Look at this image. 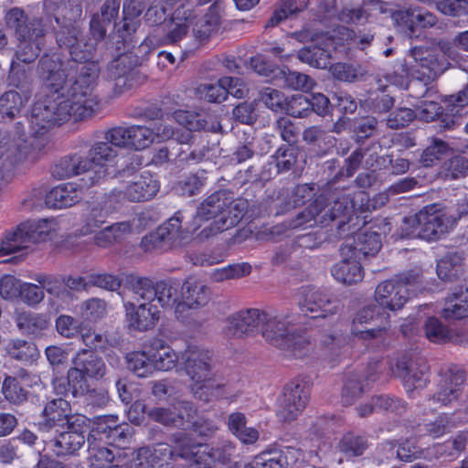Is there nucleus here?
Segmentation results:
<instances>
[{
    "mask_svg": "<svg viewBox=\"0 0 468 468\" xmlns=\"http://www.w3.org/2000/svg\"><path fill=\"white\" fill-rule=\"evenodd\" d=\"M103 139L116 148L131 150V134L129 126H115L105 131Z\"/></svg>",
    "mask_w": 468,
    "mask_h": 468,
    "instance_id": "69168bd1",
    "label": "nucleus"
},
{
    "mask_svg": "<svg viewBox=\"0 0 468 468\" xmlns=\"http://www.w3.org/2000/svg\"><path fill=\"white\" fill-rule=\"evenodd\" d=\"M306 37H309L310 41L316 43V57H323L322 53H324L325 68L330 66V58L333 51L337 48L339 45V39L337 35L333 36L328 32L314 33L309 30L305 31Z\"/></svg>",
    "mask_w": 468,
    "mask_h": 468,
    "instance_id": "37998d69",
    "label": "nucleus"
},
{
    "mask_svg": "<svg viewBox=\"0 0 468 468\" xmlns=\"http://www.w3.org/2000/svg\"><path fill=\"white\" fill-rule=\"evenodd\" d=\"M264 314H271L276 316L278 322L272 327L277 341H271L265 339L270 345L274 346L280 349L286 350L292 353L295 357H301L306 353L304 350L310 345L308 339L296 333L294 325L299 323L298 318L289 313L279 312H267L263 311Z\"/></svg>",
    "mask_w": 468,
    "mask_h": 468,
    "instance_id": "ddd939ff",
    "label": "nucleus"
},
{
    "mask_svg": "<svg viewBox=\"0 0 468 468\" xmlns=\"http://www.w3.org/2000/svg\"><path fill=\"white\" fill-rule=\"evenodd\" d=\"M359 261L356 258L354 260L344 259L335 263L331 269L333 277L339 282L347 285L361 282L364 271Z\"/></svg>",
    "mask_w": 468,
    "mask_h": 468,
    "instance_id": "72a5a7b5",
    "label": "nucleus"
},
{
    "mask_svg": "<svg viewBox=\"0 0 468 468\" xmlns=\"http://www.w3.org/2000/svg\"><path fill=\"white\" fill-rule=\"evenodd\" d=\"M125 286L133 293L137 302L151 303L155 301V282L146 277L128 275L124 281Z\"/></svg>",
    "mask_w": 468,
    "mask_h": 468,
    "instance_id": "f704fd0d",
    "label": "nucleus"
},
{
    "mask_svg": "<svg viewBox=\"0 0 468 468\" xmlns=\"http://www.w3.org/2000/svg\"><path fill=\"white\" fill-rule=\"evenodd\" d=\"M38 72L53 92L31 108L27 118L33 136L46 133L70 117L81 121L100 110V99L94 93L100 68L95 61L63 60L58 53L46 54L39 60Z\"/></svg>",
    "mask_w": 468,
    "mask_h": 468,
    "instance_id": "f257e3e1",
    "label": "nucleus"
},
{
    "mask_svg": "<svg viewBox=\"0 0 468 468\" xmlns=\"http://www.w3.org/2000/svg\"><path fill=\"white\" fill-rule=\"evenodd\" d=\"M389 368L402 380L407 392L423 388L429 381V366L422 357L402 354L390 360Z\"/></svg>",
    "mask_w": 468,
    "mask_h": 468,
    "instance_id": "dca6fc26",
    "label": "nucleus"
},
{
    "mask_svg": "<svg viewBox=\"0 0 468 468\" xmlns=\"http://www.w3.org/2000/svg\"><path fill=\"white\" fill-rule=\"evenodd\" d=\"M308 0H282L279 8H277L270 18L268 25L276 26L290 15L303 11L307 5Z\"/></svg>",
    "mask_w": 468,
    "mask_h": 468,
    "instance_id": "13d9d810",
    "label": "nucleus"
},
{
    "mask_svg": "<svg viewBox=\"0 0 468 468\" xmlns=\"http://www.w3.org/2000/svg\"><path fill=\"white\" fill-rule=\"evenodd\" d=\"M195 407L191 402L179 401L171 408H154L149 410L148 416L151 420L160 422L165 426H175L185 429L186 420L190 421L191 412Z\"/></svg>",
    "mask_w": 468,
    "mask_h": 468,
    "instance_id": "bb28decb",
    "label": "nucleus"
},
{
    "mask_svg": "<svg viewBox=\"0 0 468 468\" xmlns=\"http://www.w3.org/2000/svg\"><path fill=\"white\" fill-rule=\"evenodd\" d=\"M33 32L16 37L17 47L15 60L19 63L30 64L34 62L45 46V37L50 27H32Z\"/></svg>",
    "mask_w": 468,
    "mask_h": 468,
    "instance_id": "a878e982",
    "label": "nucleus"
},
{
    "mask_svg": "<svg viewBox=\"0 0 468 468\" xmlns=\"http://www.w3.org/2000/svg\"><path fill=\"white\" fill-rule=\"evenodd\" d=\"M63 14L55 17L58 28L55 31L56 41L60 48L69 49L73 60L80 62L94 61L96 43L80 39L81 28L77 22L82 15L80 5L65 6Z\"/></svg>",
    "mask_w": 468,
    "mask_h": 468,
    "instance_id": "423d86ee",
    "label": "nucleus"
},
{
    "mask_svg": "<svg viewBox=\"0 0 468 468\" xmlns=\"http://www.w3.org/2000/svg\"><path fill=\"white\" fill-rule=\"evenodd\" d=\"M338 447L346 457H358L368 448V441L363 435L349 432L343 436Z\"/></svg>",
    "mask_w": 468,
    "mask_h": 468,
    "instance_id": "09e8293b",
    "label": "nucleus"
},
{
    "mask_svg": "<svg viewBox=\"0 0 468 468\" xmlns=\"http://www.w3.org/2000/svg\"><path fill=\"white\" fill-rule=\"evenodd\" d=\"M69 378L73 384V396L88 390V379L100 380L106 374L103 359L91 350L82 349L73 358Z\"/></svg>",
    "mask_w": 468,
    "mask_h": 468,
    "instance_id": "4468645a",
    "label": "nucleus"
},
{
    "mask_svg": "<svg viewBox=\"0 0 468 468\" xmlns=\"http://www.w3.org/2000/svg\"><path fill=\"white\" fill-rule=\"evenodd\" d=\"M231 80L229 79H219L218 82L202 83L197 88V94L209 102H221L227 99V91L224 85H228Z\"/></svg>",
    "mask_w": 468,
    "mask_h": 468,
    "instance_id": "8fccbe9b",
    "label": "nucleus"
},
{
    "mask_svg": "<svg viewBox=\"0 0 468 468\" xmlns=\"http://www.w3.org/2000/svg\"><path fill=\"white\" fill-rule=\"evenodd\" d=\"M463 272V258L459 252L443 256L437 263V274L442 281H454Z\"/></svg>",
    "mask_w": 468,
    "mask_h": 468,
    "instance_id": "c9c22d12",
    "label": "nucleus"
},
{
    "mask_svg": "<svg viewBox=\"0 0 468 468\" xmlns=\"http://www.w3.org/2000/svg\"><path fill=\"white\" fill-rule=\"evenodd\" d=\"M137 59L131 53L124 52L112 60L107 67V78L112 81V90L120 95L136 85Z\"/></svg>",
    "mask_w": 468,
    "mask_h": 468,
    "instance_id": "a211bd4d",
    "label": "nucleus"
},
{
    "mask_svg": "<svg viewBox=\"0 0 468 468\" xmlns=\"http://www.w3.org/2000/svg\"><path fill=\"white\" fill-rule=\"evenodd\" d=\"M90 468H108L114 459L113 452L105 447L92 446L90 437H88Z\"/></svg>",
    "mask_w": 468,
    "mask_h": 468,
    "instance_id": "338daca9",
    "label": "nucleus"
},
{
    "mask_svg": "<svg viewBox=\"0 0 468 468\" xmlns=\"http://www.w3.org/2000/svg\"><path fill=\"white\" fill-rule=\"evenodd\" d=\"M380 235L373 231H360L356 233L353 242L348 243L347 240L343 245L342 254H346V250L352 253V256L357 260L367 256H375L381 249Z\"/></svg>",
    "mask_w": 468,
    "mask_h": 468,
    "instance_id": "c85d7f7f",
    "label": "nucleus"
},
{
    "mask_svg": "<svg viewBox=\"0 0 468 468\" xmlns=\"http://www.w3.org/2000/svg\"><path fill=\"white\" fill-rule=\"evenodd\" d=\"M276 318L271 314H264L260 309L242 310L229 317L226 333L233 337H242L261 331L264 339L277 341L272 331L278 322Z\"/></svg>",
    "mask_w": 468,
    "mask_h": 468,
    "instance_id": "9d476101",
    "label": "nucleus"
},
{
    "mask_svg": "<svg viewBox=\"0 0 468 468\" xmlns=\"http://www.w3.org/2000/svg\"><path fill=\"white\" fill-rule=\"evenodd\" d=\"M426 337L433 343L446 341H458L454 338L452 330L445 326L438 318L429 317L424 324Z\"/></svg>",
    "mask_w": 468,
    "mask_h": 468,
    "instance_id": "603ef678",
    "label": "nucleus"
},
{
    "mask_svg": "<svg viewBox=\"0 0 468 468\" xmlns=\"http://www.w3.org/2000/svg\"><path fill=\"white\" fill-rule=\"evenodd\" d=\"M159 189L160 183L156 176L145 171L114 187L109 193L108 198L116 202H144L152 199Z\"/></svg>",
    "mask_w": 468,
    "mask_h": 468,
    "instance_id": "2eb2a0df",
    "label": "nucleus"
},
{
    "mask_svg": "<svg viewBox=\"0 0 468 468\" xmlns=\"http://www.w3.org/2000/svg\"><path fill=\"white\" fill-rule=\"evenodd\" d=\"M118 151L110 142L94 143L87 155L75 153L60 158L52 167V175L58 178L82 176L83 186L101 184L109 176V166L114 162Z\"/></svg>",
    "mask_w": 468,
    "mask_h": 468,
    "instance_id": "7ed1b4c3",
    "label": "nucleus"
},
{
    "mask_svg": "<svg viewBox=\"0 0 468 468\" xmlns=\"http://www.w3.org/2000/svg\"><path fill=\"white\" fill-rule=\"evenodd\" d=\"M7 80L8 85L17 89L20 94L31 96L32 77L29 68H26L21 63L13 59Z\"/></svg>",
    "mask_w": 468,
    "mask_h": 468,
    "instance_id": "4c0bfd02",
    "label": "nucleus"
},
{
    "mask_svg": "<svg viewBox=\"0 0 468 468\" xmlns=\"http://www.w3.org/2000/svg\"><path fill=\"white\" fill-rule=\"evenodd\" d=\"M309 399V391L305 385L297 381L288 383L276 410L277 417L282 421L295 420L304 410Z\"/></svg>",
    "mask_w": 468,
    "mask_h": 468,
    "instance_id": "6ab92c4d",
    "label": "nucleus"
},
{
    "mask_svg": "<svg viewBox=\"0 0 468 468\" xmlns=\"http://www.w3.org/2000/svg\"><path fill=\"white\" fill-rule=\"evenodd\" d=\"M465 373L457 367H451L441 374L436 393L431 399L440 405L447 406L457 400L463 390Z\"/></svg>",
    "mask_w": 468,
    "mask_h": 468,
    "instance_id": "b1692460",
    "label": "nucleus"
},
{
    "mask_svg": "<svg viewBox=\"0 0 468 468\" xmlns=\"http://www.w3.org/2000/svg\"><path fill=\"white\" fill-rule=\"evenodd\" d=\"M207 180L204 170L186 176L176 186V190L182 196H195L202 190Z\"/></svg>",
    "mask_w": 468,
    "mask_h": 468,
    "instance_id": "5fc2aeb1",
    "label": "nucleus"
},
{
    "mask_svg": "<svg viewBox=\"0 0 468 468\" xmlns=\"http://www.w3.org/2000/svg\"><path fill=\"white\" fill-rule=\"evenodd\" d=\"M55 229L54 219H37L22 223L16 230L5 236L0 244V257L27 248L28 243L46 240Z\"/></svg>",
    "mask_w": 468,
    "mask_h": 468,
    "instance_id": "f8f14e48",
    "label": "nucleus"
},
{
    "mask_svg": "<svg viewBox=\"0 0 468 468\" xmlns=\"http://www.w3.org/2000/svg\"><path fill=\"white\" fill-rule=\"evenodd\" d=\"M228 427L234 436L242 443L252 444L259 439L256 429L247 427L246 417L241 412H233L229 416Z\"/></svg>",
    "mask_w": 468,
    "mask_h": 468,
    "instance_id": "e433bc0d",
    "label": "nucleus"
},
{
    "mask_svg": "<svg viewBox=\"0 0 468 468\" xmlns=\"http://www.w3.org/2000/svg\"><path fill=\"white\" fill-rule=\"evenodd\" d=\"M76 425L80 426V422L69 424L68 431L61 432L50 442L52 451L57 456L73 454L84 445V431L76 429Z\"/></svg>",
    "mask_w": 468,
    "mask_h": 468,
    "instance_id": "7c9ffc66",
    "label": "nucleus"
},
{
    "mask_svg": "<svg viewBox=\"0 0 468 468\" xmlns=\"http://www.w3.org/2000/svg\"><path fill=\"white\" fill-rule=\"evenodd\" d=\"M16 323L22 334L32 337H41L50 326V322L45 314L32 312L17 314Z\"/></svg>",
    "mask_w": 468,
    "mask_h": 468,
    "instance_id": "473e14b6",
    "label": "nucleus"
},
{
    "mask_svg": "<svg viewBox=\"0 0 468 468\" xmlns=\"http://www.w3.org/2000/svg\"><path fill=\"white\" fill-rule=\"evenodd\" d=\"M298 305L301 312L313 319L335 314L338 304L326 291L315 287H302Z\"/></svg>",
    "mask_w": 468,
    "mask_h": 468,
    "instance_id": "f3484780",
    "label": "nucleus"
},
{
    "mask_svg": "<svg viewBox=\"0 0 468 468\" xmlns=\"http://www.w3.org/2000/svg\"><path fill=\"white\" fill-rule=\"evenodd\" d=\"M107 212L100 204L90 207L83 215L80 227L76 229L78 236H88L95 234L105 223Z\"/></svg>",
    "mask_w": 468,
    "mask_h": 468,
    "instance_id": "58836bf2",
    "label": "nucleus"
},
{
    "mask_svg": "<svg viewBox=\"0 0 468 468\" xmlns=\"http://www.w3.org/2000/svg\"><path fill=\"white\" fill-rule=\"evenodd\" d=\"M335 33L337 35L339 41L352 44L361 49H365L373 40V35L371 34L367 33L357 36L353 30L345 27H338L335 30Z\"/></svg>",
    "mask_w": 468,
    "mask_h": 468,
    "instance_id": "774afa93",
    "label": "nucleus"
},
{
    "mask_svg": "<svg viewBox=\"0 0 468 468\" xmlns=\"http://www.w3.org/2000/svg\"><path fill=\"white\" fill-rule=\"evenodd\" d=\"M181 438H189L185 433L180 432L175 435V445L172 447L167 443H157L154 447H151V452L153 453V458L155 459L157 464L160 465V468L164 467V464L166 463L169 460L173 459L174 456H178L183 458L177 450L178 441Z\"/></svg>",
    "mask_w": 468,
    "mask_h": 468,
    "instance_id": "6e6d98bb",
    "label": "nucleus"
},
{
    "mask_svg": "<svg viewBox=\"0 0 468 468\" xmlns=\"http://www.w3.org/2000/svg\"><path fill=\"white\" fill-rule=\"evenodd\" d=\"M420 274L410 271L380 282L375 290L378 305H369L356 314L351 333L354 336L371 340L383 338L389 327V314L384 310H400L409 300V286L420 282Z\"/></svg>",
    "mask_w": 468,
    "mask_h": 468,
    "instance_id": "f03ea898",
    "label": "nucleus"
},
{
    "mask_svg": "<svg viewBox=\"0 0 468 468\" xmlns=\"http://www.w3.org/2000/svg\"><path fill=\"white\" fill-rule=\"evenodd\" d=\"M174 119L188 131L207 129V122L204 113L179 110L174 112Z\"/></svg>",
    "mask_w": 468,
    "mask_h": 468,
    "instance_id": "4d7b16f0",
    "label": "nucleus"
},
{
    "mask_svg": "<svg viewBox=\"0 0 468 468\" xmlns=\"http://www.w3.org/2000/svg\"><path fill=\"white\" fill-rule=\"evenodd\" d=\"M218 6L211 5L207 12L193 27V32L196 37L201 40L207 38L213 32L218 30L219 26Z\"/></svg>",
    "mask_w": 468,
    "mask_h": 468,
    "instance_id": "a18cd8bd",
    "label": "nucleus"
},
{
    "mask_svg": "<svg viewBox=\"0 0 468 468\" xmlns=\"http://www.w3.org/2000/svg\"><path fill=\"white\" fill-rule=\"evenodd\" d=\"M76 422L84 424L85 420L81 416H72L69 402L59 398L54 399L45 405L37 426L39 431L48 432L54 428Z\"/></svg>",
    "mask_w": 468,
    "mask_h": 468,
    "instance_id": "aec40b11",
    "label": "nucleus"
},
{
    "mask_svg": "<svg viewBox=\"0 0 468 468\" xmlns=\"http://www.w3.org/2000/svg\"><path fill=\"white\" fill-rule=\"evenodd\" d=\"M197 18L196 11L181 5L173 14L171 27L165 36H158V28L154 29L139 45L137 56L144 58L160 45L174 44L180 41L187 34L189 27L194 26Z\"/></svg>",
    "mask_w": 468,
    "mask_h": 468,
    "instance_id": "9b49d317",
    "label": "nucleus"
},
{
    "mask_svg": "<svg viewBox=\"0 0 468 468\" xmlns=\"http://www.w3.org/2000/svg\"><path fill=\"white\" fill-rule=\"evenodd\" d=\"M128 327L137 332H146L155 327L160 320V310L154 303H124Z\"/></svg>",
    "mask_w": 468,
    "mask_h": 468,
    "instance_id": "4be33fe9",
    "label": "nucleus"
},
{
    "mask_svg": "<svg viewBox=\"0 0 468 468\" xmlns=\"http://www.w3.org/2000/svg\"><path fill=\"white\" fill-rule=\"evenodd\" d=\"M131 150L141 151L154 143V130L144 125H130Z\"/></svg>",
    "mask_w": 468,
    "mask_h": 468,
    "instance_id": "e2e57ef3",
    "label": "nucleus"
},
{
    "mask_svg": "<svg viewBox=\"0 0 468 468\" xmlns=\"http://www.w3.org/2000/svg\"><path fill=\"white\" fill-rule=\"evenodd\" d=\"M453 222L440 205L431 204L404 218L400 225V236L405 239H438L449 231Z\"/></svg>",
    "mask_w": 468,
    "mask_h": 468,
    "instance_id": "6e6552de",
    "label": "nucleus"
},
{
    "mask_svg": "<svg viewBox=\"0 0 468 468\" xmlns=\"http://www.w3.org/2000/svg\"><path fill=\"white\" fill-rule=\"evenodd\" d=\"M441 174L445 179L455 180L468 175V159L462 155H455L446 161L441 167Z\"/></svg>",
    "mask_w": 468,
    "mask_h": 468,
    "instance_id": "bf43d9fd",
    "label": "nucleus"
},
{
    "mask_svg": "<svg viewBox=\"0 0 468 468\" xmlns=\"http://www.w3.org/2000/svg\"><path fill=\"white\" fill-rule=\"evenodd\" d=\"M5 349L11 357L22 362H33L39 356L37 346L22 339L11 340Z\"/></svg>",
    "mask_w": 468,
    "mask_h": 468,
    "instance_id": "49530a36",
    "label": "nucleus"
},
{
    "mask_svg": "<svg viewBox=\"0 0 468 468\" xmlns=\"http://www.w3.org/2000/svg\"><path fill=\"white\" fill-rule=\"evenodd\" d=\"M410 52L408 54L404 61H399L395 64L393 71L385 75L386 81L399 89H405L409 82V77L412 76L413 68L418 69L420 63L410 58Z\"/></svg>",
    "mask_w": 468,
    "mask_h": 468,
    "instance_id": "a19ab883",
    "label": "nucleus"
},
{
    "mask_svg": "<svg viewBox=\"0 0 468 468\" xmlns=\"http://www.w3.org/2000/svg\"><path fill=\"white\" fill-rule=\"evenodd\" d=\"M29 98L30 96H24V94H20L16 90L5 91L0 97V118L3 120L14 119L28 101Z\"/></svg>",
    "mask_w": 468,
    "mask_h": 468,
    "instance_id": "ea45409f",
    "label": "nucleus"
},
{
    "mask_svg": "<svg viewBox=\"0 0 468 468\" xmlns=\"http://www.w3.org/2000/svg\"><path fill=\"white\" fill-rule=\"evenodd\" d=\"M155 301L163 307H172L180 298L179 284L172 281L155 282Z\"/></svg>",
    "mask_w": 468,
    "mask_h": 468,
    "instance_id": "3c124183",
    "label": "nucleus"
},
{
    "mask_svg": "<svg viewBox=\"0 0 468 468\" xmlns=\"http://www.w3.org/2000/svg\"><path fill=\"white\" fill-rule=\"evenodd\" d=\"M150 351L154 370L168 371L180 363V355L163 339H154L151 342Z\"/></svg>",
    "mask_w": 468,
    "mask_h": 468,
    "instance_id": "2f4dec72",
    "label": "nucleus"
},
{
    "mask_svg": "<svg viewBox=\"0 0 468 468\" xmlns=\"http://www.w3.org/2000/svg\"><path fill=\"white\" fill-rule=\"evenodd\" d=\"M228 204V193L218 191L207 197L197 207L192 220L186 225V230L194 234L203 224L218 220Z\"/></svg>",
    "mask_w": 468,
    "mask_h": 468,
    "instance_id": "5701e85b",
    "label": "nucleus"
},
{
    "mask_svg": "<svg viewBox=\"0 0 468 468\" xmlns=\"http://www.w3.org/2000/svg\"><path fill=\"white\" fill-rule=\"evenodd\" d=\"M183 220V213L179 210L157 228V230L171 247L177 243L181 238Z\"/></svg>",
    "mask_w": 468,
    "mask_h": 468,
    "instance_id": "864d4df0",
    "label": "nucleus"
},
{
    "mask_svg": "<svg viewBox=\"0 0 468 468\" xmlns=\"http://www.w3.org/2000/svg\"><path fill=\"white\" fill-rule=\"evenodd\" d=\"M418 69L413 68L412 80H409L405 89L414 98L436 97V90L430 84L445 70L444 56L433 49L415 47L410 49V57Z\"/></svg>",
    "mask_w": 468,
    "mask_h": 468,
    "instance_id": "0eeeda50",
    "label": "nucleus"
},
{
    "mask_svg": "<svg viewBox=\"0 0 468 468\" xmlns=\"http://www.w3.org/2000/svg\"><path fill=\"white\" fill-rule=\"evenodd\" d=\"M441 314L447 321L468 317V281L455 287L447 297Z\"/></svg>",
    "mask_w": 468,
    "mask_h": 468,
    "instance_id": "c756f323",
    "label": "nucleus"
},
{
    "mask_svg": "<svg viewBox=\"0 0 468 468\" xmlns=\"http://www.w3.org/2000/svg\"><path fill=\"white\" fill-rule=\"evenodd\" d=\"M5 21L7 28L14 31L16 37L32 33V27H51L49 18H29L20 7H13L8 10L5 16Z\"/></svg>",
    "mask_w": 468,
    "mask_h": 468,
    "instance_id": "cd10ccee",
    "label": "nucleus"
},
{
    "mask_svg": "<svg viewBox=\"0 0 468 468\" xmlns=\"http://www.w3.org/2000/svg\"><path fill=\"white\" fill-rule=\"evenodd\" d=\"M251 272V266L248 262L229 264L226 267L216 269L212 272L215 282H223L229 279H239L249 275Z\"/></svg>",
    "mask_w": 468,
    "mask_h": 468,
    "instance_id": "680f3d73",
    "label": "nucleus"
},
{
    "mask_svg": "<svg viewBox=\"0 0 468 468\" xmlns=\"http://www.w3.org/2000/svg\"><path fill=\"white\" fill-rule=\"evenodd\" d=\"M180 364L191 380L195 398L204 402L227 397L225 384L217 381L212 353L197 345L187 344L180 353Z\"/></svg>",
    "mask_w": 468,
    "mask_h": 468,
    "instance_id": "39448f33",
    "label": "nucleus"
},
{
    "mask_svg": "<svg viewBox=\"0 0 468 468\" xmlns=\"http://www.w3.org/2000/svg\"><path fill=\"white\" fill-rule=\"evenodd\" d=\"M90 187L83 186L81 176L79 184L69 182L50 189L46 195L45 203L47 207L54 209L70 207L81 200L83 190Z\"/></svg>",
    "mask_w": 468,
    "mask_h": 468,
    "instance_id": "393cba45",
    "label": "nucleus"
},
{
    "mask_svg": "<svg viewBox=\"0 0 468 468\" xmlns=\"http://www.w3.org/2000/svg\"><path fill=\"white\" fill-rule=\"evenodd\" d=\"M177 450L183 459L190 460L189 468H217L228 463L235 452V445L223 441L215 447L195 444L190 438H181Z\"/></svg>",
    "mask_w": 468,
    "mask_h": 468,
    "instance_id": "1a4fd4ad",
    "label": "nucleus"
},
{
    "mask_svg": "<svg viewBox=\"0 0 468 468\" xmlns=\"http://www.w3.org/2000/svg\"><path fill=\"white\" fill-rule=\"evenodd\" d=\"M209 289L197 282H186L181 289L180 297L186 299L195 308L206 306L210 300Z\"/></svg>",
    "mask_w": 468,
    "mask_h": 468,
    "instance_id": "79ce46f5",
    "label": "nucleus"
},
{
    "mask_svg": "<svg viewBox=\"0 0 468 468\" xmlns=\"http://www.w3.org/2000/svg\"><path fill=\"white\" fill-rule=\"evenodd\" d=\"M247 211V202L242 199L234 200L228 193V204L223 214L218 220L211 221L204 226L197 235L201 239H208L219 232L235 227L243 218Z\"/></svg>",
    "mask_w": 468,
    "mask_h": 468,
    "instance_id": "412c9836",
    "label": "nucleus"
},
{
    "mask_svg": "<svg viewBox=\"0 0 468 468\" xmlns=\"http://www.w3.org/2000/svg\"><path fill=\"white\" fill-rule=\"evenodd\" d=\"M5 399L12 404L19 405L27 400V391L19 384L16 378L6 377L2 386Z\"/></svg>",
    "mask_w": 468,
    "mask_h": 468,
    "instance_id": "0e129e2a",
    "label": "nucleus"
},
{
    "mask_svg": "<svg viewBox=\"0 0 468 468\" xmlns=\"http://www.w3.org/2000/svg\"><path fill=\"white\" fill-rule=\"evenodd\" d=\"M331 222H335L339 235L352 233L359 225L355 203L349 196L343 195L334 201H328L322 196L318 197L314 203L296 216L289 227L292 229L314 225L325 227Z\"/></svg>",
    "mask_w": 468,
    "mask_h": 468,
    "instance_id": "20e7f679",
    "label": "nucleus"
},
{
    "mask_svg": "<svg viewBox=\"0 0 468 468\" xmlns=\"http://www.w3.org/2000/svg\"><path fill=\"white\" fill-rule=\"evenodd\" d=\"M139 19L123 16L122 23L116 26L117 43L122 42L123 48L129 49L133 47L134 34L139 27Z\"/></svg>",
    "mask_w": 468,
    "mask_h": 468,
    "instance_id": "052dcab7",
    "label": "nucleus"
},
{
    "mask_svg": "<svg viewBox=\"0 0 468 468\" xmlns=\"http://www.w3.org/2000/svg\"><path fill=\"white\" fill-rule=\"evenodd\" d=\"M126 360L128 368L139 378H147L154 371L150 350L131 352L127 354Z\"/></svg>",
    "mask_w": 468,
    "mask_h": 468,
    "instance_id": "c03bdc74",
    "label": "nucleus"
},
{
    "mask_svg": "<svg viewBox=\"0 0 468 468\" xmlns=\"http://www.w3.org/2000/svg\"><path fill=\"white\" fill-rule=\"evenodd\" d=\"M280 75L279 83L287 86L293 90H300L303 91H309L314 86V80L306 74L298 71H285L284 69L278 70Z\"/></svg>",
    "mask_w": 468,
    "mask_h": 468,
    "instance_id": "de8ad7c7",
    "label": "nucleus"
}]
</instances>
